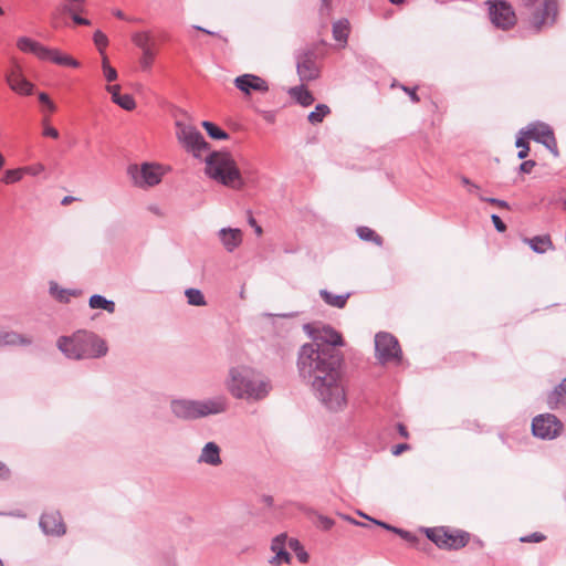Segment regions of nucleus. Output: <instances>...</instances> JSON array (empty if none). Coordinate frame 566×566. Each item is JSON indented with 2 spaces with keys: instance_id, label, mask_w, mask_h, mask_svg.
Listing matches in <instances>:
<instances>
[{
  "instance_id": "1",
  "label": "nucleus",
  "mask_w": 566,
  "mask_h": 566,
  "mask_svg": "<svg viewBox=\"0 0 566 566\" xmlns=\"http://www.w3.org/2000/svg\"><path fill=\"white\" fill-rule=\"evenodd\" d=\"M303 331L313 343L298 349V375L311 385L314 396L326 409L339 411L347 403L343 382L345 356L339 349L345 340L329 324L306 323Z\"/></svg>"
},
{
  "instance_id": "2",
  "label": "nucleus",
  "mask_w": 566,
  "mask_h": 566,
  "mask_svg": "<svg viewBox=\"0 0 566 566\" xmlns=\"http://www.w3.org/2000/svg\"><path fill=\"white\" fill-rule=\"evenodd\" d=\"M227 387L234 398L248 401L263 400L272 389L269 378L247 367L231 368Z\"/></svg>"
},
{
  "instance_id": "3",
  "label": "nucleus",
  "mask_w": 566,
  "mask_h": 566,
  "mask_svg": "<svg viewBox=\"0 0 566 566\" xmlns=\"http://www.w3.org/2000/svg\"><path fill=\"white\" fill-rule=\"evenodd\" d=\"M56 346L66 358L74 360L101 358L108 352V346L103 338L86 331H77L70 336H60Z\"/></svg>"
},
{
  "instance_id": "4",
  "label": "nucleus",
  "mask_w": 566,
  "mask_h": 566,
  "mask_svg": "<svg viewBox=\"0 0 566 566\" xmlns=\"http://www.w3.org/2000/svg\"><path fill=\"white\" fill-rule=\"evenodd\" d=\"M205 163V172L209 178L226 187L243 188V178L230 153L212 151L206 157Z\"/></svg>"
},
{
  "instance_id": "5",
  "label": "nucleus",
  "mask_w": 566,
  "mask_h": 566,
  "mask_svg": "<svg viewBox=\"0 0 566 566\" xmlns=\"http://www.w3.org/2000/svg\"><path fill=\"white\" fill-rule=\"evenodd\" d=\"M538 1L522 0L523 6L530 11L528 24L535 34L541 33L546 28H552L558 15L557 0H543L539 6H536Z\"/></svg>"
},
{
  "instance_id": "6",
  "label": "nucleus",
  "mask_w": 566,
  "mask_h": 566,
  "mask_svg": "<svg viewBox=\"0 0 566 566\" xmlns=\"http://www.w3.org/2000/svg\"><path fill=\"white\" fill-rule=\"evenodd\" d=\"M423 532L437 547L447 551L461 549L468 545L471 538L469 532L449 526L426 527Z\"/></svg>"
},
{
  "instance_id": "7",
  "label": "nucleus",
  "mask_w": 566,
  "mask_h": 566,
  "mask_svg": "<svg viewBox=\"0 0 566 566\" xmlns=\"http://www.w3.org/2000/svg\"><path fill=\"white\" fill-rule=\"evenodd\" d=\"M17 46L21 51L32 53L43 61H51L55 64L71 67H77L80 65V63L72 56L62 54L57 49L45 46L29 36L19 38L17 41Z\"/></svg>"
},
{
  "instance_id": "8",
  "label": "nucleus",
  "mask_w": 566,
  "mask_h": 566,
  "mask_svg": "<svg viewBox=\"0 0 566 566\" xmlns=\"http://www.w3.org/2000/svg\"><path fill=\"white\" fill-rule=\"evenodd\" d=\"M127 175L136 187L148 188L158 185L163 179L164 172L160 165L145 161L140 166L130 164L127 167Z\"/></svg>"
},
{
  "instance_id": "9",
  "label": "nucleus",
  "mask_w": 566,
  "mask_h": 566,
  "mask_svg": "<svg viewBox=\"0 0 566 566\" xmlns=\"http://www.w3.org/2000/svg\"><path fill=\"white\" fill-rule=\"evenodd\" d=\"M375 354L381 364L401 360L402 357V350L398 339L387 332H379L376 334Z\"/></svg>"
},
{
  "instance_id": "10",
  "label": "nucleus",
  "mask_w": 566,
  "mask_h": 566,
  "mask_svg": "<svg viewBox=\"0 0 566 566\" xmlns=\"http://www.w3.org/2000/svg\"><path fill=\"white\" fill-rule=\"evenodd\" d=\"M564 424L553 413H541L532 420V433L542 440H554L560 436Z\"/></svg>"
},
{
  "instance_id": "11",
  "label": "nucleus",
  "mask_w": 566,
  "mask_h": 566,
  "mask_svg": "<svg viewBox=\"0 0 566 566\" xmlns=\"http://www.w3.org/2000/svg\"><path fill=\"white\" fill-rule=\"evenodd\" d=\"M489 17L492 24L502 30H509L516 23L513 7L506 0H489Z\"/></svg>"
},
{
  "instance_id": "12",
  "label": "nucleus",
  "mask_w": 566,
  "mask_h": 566,
  "mask_svg": "<svg viewBox=\"0 0 566 566\" xmlns=\"http://www.w3.org/2000/svg\"><path fill=\"white\" fill-rule=\"evenodd\" d=\"M177 126L180 128L177 133L178 140L188 153H191L196 158H200V151L209 149V144L203 135L195 127L181 126L180 123H177Z\"/></svg>"
},
{
  "instance_id": "13",
  "label": "nucleus",
  "mask_w": 566,
  "mask_h": 566,
  "mask_svg": "<svg viewBox=\"0 0 566 566\" xmlns=\"http://www.w3.org/2000/svg\"><path fill=\"white\" fill-rule=\"evenodd\" d=\"M296 59V72L301 82H311L319 77V67L317 66L315 59L316 54L314 50H302L295 55Z\"/></svg>"
},
{
  "instance_id": "14",
  "label": "nucleus",
  "mask_w": 566,
  "mask_h": 566,
  "mask_svg": "<svg viewBox=\"0 0 566 566\" xmlns=\"http://www.w3.org/2000/svg\"><path fill=\"white\" fill-rule=\"evenodd\" d=\"M171 413L180 420L192 421L199 419L198 400L176 398L170 401Z\"/></svg>"
},
{
  "instance_id": "15",
  "label": "nucleus",
  "mask_w": 566,
  "mask_h": 566,
  "mask_svg": "<svg viewBox=\"0 0 566 566\" xmlns=\"http://www.w3.org/2000/svg\"><path fill=\"white\" fill-rule=\"evenodd\" d=\"M39 527L46 536L60 537L66 533L65 524L59 511L42 513Z\"/></svg>"
},
{
  "instance_id": "16",
  "label": "nucleus",
  "mask_w": 566,
  "mask_h": 566,
  "mask_svg": "<svg viewBox=\"0 0 566 566\" xmlns=\"http://www.w3.org/2000/svg\"><path fill=\"white\" fill-rule=\"evenodd\" d=\"M234 86L242 93L250 95L252 92L265 93L269 91V85L265 80L255 75L245 73L234 78Z\"/></svg>"
},
{
  "instance_id": "17",
  "label": "nucleus",
  "mask_w": 566,
  "mask_h": 566,
  "mask_svg": "<svg viewBox=\"0 0 566 566\" xmlns=\"http://www.w3.org/2000/svg\"><path fill=\"white\" fill-rule=\"evenodd\" d=\"M228 399L223 395H218L208 399L198 400L199 419L220 415L228 409Z\"/></svg>"
},
{
  "instance_id": "18",
  "label": "nucleus",
  "mask_w": 566,
  "mask_h": 566,
  "mask_svg": "<svg viewBox=\"0 0 566 566\" xmlns=\"http://www.w3.org/2000/svg\"><path fill=\"white\" fill-rule=\"evenodd\" d=\"M6 81L10 88L19 94L31 95L33 93L34 85L23 76L18 66L6 75Z\"/></svg>"
},
{
  "instance_id": "19",
  "label": "nucleus",
  "mask_w": 566,
  "mask_h": 566,
  "mask_svg": "<svg viewBox=\"0 0 566 566\" xmlns=\"http://www.w3.org/2000/svg\"><path fill=\"white\" fill-rule=\"evenodd\" d=\"M523 135L528 136L530 139L542 145L555 136L553 128L548 124L539 120L531 123L523 128Z\"/></svg>"
},
{
  "instance_id": "20",
  "label": "nucleus",
  "mask_w": 566,
  "mask_h": 566,
  "mask_svg": "<svg viewBox=\"0 0 566 566\" xmlns=\"http://www.w3.org/2000/svg\"><path fill=\"white\" fill-rule=\"evenodd\" d=\"M287 539V535L282 533L276 535L271 543V549L275 553V555L269 560V563L273 566H280L283 563L290 564L292 560L291 554L285 548V543Z\"/></svg>"
},
{
  "instance_id": "21",
  "label": "nucleus",
  "mask_w": 566,
  "mask_h": 566,
  "mask_svg": "<svg viewBox=\"0 0 566 566\" xmlns=\"http://www.w3.org/2000/svg\"><path fill=\"white\" fill-rule=\"evenodd\" d=\"M218 235L224 250L229 253H232L242 243V231L239 228H221Z\"/></svg>"
},
{
  "instance_id": "22",
  "label": "nucleus",
  "mask_w": 566,
  "mask_h": 566,
  "mask_svg": "<svg viewBox=\"0 0 566 566\" xmlns=\"http://www.w3.org/2000/svg\"><path fill=\"white\" fill-rule=\"evenodd\" d=\"M85 0H65V3L60 6L63 13L71 15L73 22L78 25H90L91 21L81 17L84 12Z\"/></svg>"
},
{
  "instance_id": "23",
  "label": "nucleus",
  "mask_w": 566,
  "mask_h": 566,
  "mask_svg": "<svg viewBox=\"0 0 566 566\" xmlns=\"http://www.w3.org/2000/svg\"><path fill=\"white\" fill-rule=\"evenodd\" d=\"M220 452V447L216 442L209 441L203 446L198 458V463H205L212 467L220 465L222 463Z\"/></svg>"
},
{
  "instance_id": "24",
  "label": "nucleus",
  "mask_w": 566,
  "mask_h": 566,
  "mask_svg": "<svg viewBox=\"0 0 566 566\" xmlns=\"http://www.w3.org/2000/svg\"><path fill=\"white\" fill-rule=\"evenodd\" d=\"M50 295L62 304H67L71 297L78 296L81 291L61 287L55 281L49 282Z\"/></svg>"
},
{
  "instance_id": "25",
  "label": "nucleus",
  "mask_w": 566,
  "mask_h": 566,
  "mask_svg": "<svg viewBox=\"0 0 566 566\" xmlns=\"http://www.w3.org/2000/svg\"><path fill=\"white\" fill-rule=\"evenodd\" d=\"M349 31L350 23L346 18H342L335 21L332 25L333 38L335 41L340 43L342 48H345L348 42Z\"/></svg>"
},
{
  "instance_id": "26",
  "label": "nucleus",
  "mask_w": 566,
  "mask_h": 566,
  "mask_svg": "<svg viewBox=\"0 0 566 566\" xmlns=\"http://www.w3.org/2000/svg\"><path fill=\"white\" fill-rule=\"evenodd\" d=\"M530 248L538 254L545 253L547 250H553L554 244L549 234L535 235L533 238H526L524 240Z\"/></svg>"
},
{
  "instance_id": "27",
  "label": "nucleus",
  "mask_w": 566,
  "mask_h": 566,
  "mask_svg": "<svg viewBox=\"0 0 566 566\" xmlns=\"http://www.w3.org/2000/svg\"><path fill=\"white\" fill-rule=\"evenodd\" d=\"M289 94L303 107H308L315 102L313 93L303 84L291 87Z\"/></svg>"
},
{
  "instance_id": "28",
  "label": "nucleus",
  "mask_w": 566,
  "mask_h": 566,
  "mask_svg": "<svg viewBox=\"0 0 566 566\" xmlns=\"http://www.w3.org/2000/svg\"><path fill=\"white\" fill-rule=\"evenodd\" d=\"M319 296L327 305L335 308H344L347 304L350 293L347 292L344 294H334L326 289H322L319 290Z\"/></svg>"
},
{
  "instance_id": "29",
  "label": "nucleus",
  "mask_w": 566,
  "mask_h": 566,
  "mask_svg": "<svg viewBox=\"0 0 566 566\" xmlns=\"http://www.w3.org/2000/svg\"><path fill=\"white\" fill-rule=\"evenodd\" d=\"M32 340L30 338H25L21 334L12 331H7L0 328V346L2 345H30Z\"/></svg>"
},
{
  "instance_id": "30",
  "label": "nucleus",
  "mask_w": 566,
  "mask_h": 566,
  "mask_svg": "<svg viewBox=\"0 0 566 566\" xmlns=\"http://www.w3.org/2000/svg\"><path fill=\"white\" fill-rule=\"evenodd\" d=\"M88 306L93 310H104L111 314L114 313L115 308H116L114 301L108 300L104 295H101V294H93L88 298Z\"/></svg>"
},
{
  "instance_id": "31",
  "label": "nucleus",
  "mask_w": 566,
  "mask_h": 566,
  "mask_svg": "<svg viewBox=\"0 0 566 566\" xmlns=\"http://www.w3.org/2000/svg\"><path fill=\"white\" fill-rule=\"evenodd\" d=\"M201 126L205 128L208 136L214 140H226L229 138V134L212 122L203 120Z\"/></svg>"
},
{
  "instance_id": "32",
  "label": "nucleus",
  "mask_w": 566,
  "mask_h": 566,
  "mask_svg": "<svg viewBox=\"0 0 566 566\" xmlns=\"http://www.w3.org/2000/svg\"><path fill=\"white\" fill-rule=\"evenodd\" d=\"M356 233H357L358 238L363 241H371L378 247L382 245V242H384L382 238L368 227H365V226L358 227L356 229Z\"/></svg>"
},
{
  "instance_id": "33",
  "label": "nucleus",
  "mask_w": 566,
  "mask_h": 566,
  "mask_svg": "<svg viewBox=\"0 0 566 566\" xmlns=\"http://www.w3.org/2000/svg\"><path fill=\"white\" fill-rule=\"evenodd\" d=\"M331 113V108L326 104H317L308 115L307 120L312 125H317Z\"/></svg>"
},
{
  "instance_id": "34",
  "label": "nucleus",
  "mask_w": 566,
  "mask_h": 566,
  "mask_svg": "<svg viewBox=\"0 0 566 566\" xmlns=\"http://www.w3.org/2000/svg\"><path fill=\"white\" fill-rule=\"evenodd\" d=\"M564 397H566L563 389H559V384L552 389L546 397V403L547 407L551 410H555L559 407L560 402L563 401Z\"/></svg>"
},
{
  "instance_id": "35",
  "label": "nucleus",
  "mask_w": 566,
  "mask_h": 566,
  "mask_svg": "<svg viewBox=\"0 0 566 566\" xmlns=\"http://www.w3.org/2000/svg\"><path fill=\"white\" fill-rule=\"evenodd\" d=\"M187 302L192 306H205L207 304L203 293L196 287H189L185 291Z\"/></svg>"
},
{
  "instance_id": "36",
  "label": "nucleus",
  "mask_w": 566,
  "mask_h": 566,
  "mask_svg": "<svg viewBox=\"0 0 566 566\" xmlns=\"http://www.w3.org/2000/svg\"><path fill=\"white\" fill-rule=\"evenodd\" d=\"M528 136L523 135V128L518 132V135L515 140V147L518 148L517 158L525 159L530 153V144L527 142Z\"/></svg>"
},
{
  "instance_id": "37",
  "label": "nucleus",
  "mask_w": 566,
  "mask_h": 566,
  "mask_svg": "<svg viewBox=\"0 0 566 566\" xmlns=\"http://www.w3.org/2000/svg\"><path fill=\"white\" fill-rule=\"evenodd\" d=\"M132 41L134 42V44L136 46H138L142 51H145V50H149L151 49L150 46V41H151V35L149 32L147 31H139V32H135L133 35H132Z\"/></svg>"
},
{
  "instance_id": "38",
  "label": "nucleus",
  "mask_w": 566,
  "mask_h": 566,
  "mask_svg": "<svg viewBox=\"0 0 566 566\" xmlns=\"http://www.w3.org/2000/svg\"><path fill=\"white\" fill-rule=\"evenodd\" d=\"M114 103L125 111H133L136 107L135 99L130 94L115 96Z\"/></svg>"
},
{
  "instance_id": "39",
  "label": "nucleus",
  "mask_w": 566,
  "mask_h": 566,
  "mask_svg": "<svg viewBox=\"0 0 566 566\" xmlns=\"http://www.w3.org/2000/svg\"><path fill=\"white\" fill-rule=\"evenodd\" d=\"M289 545H290L291 549H293L296 553L297 559L301 563L308 562L310 555L306 551L303 549L298 539L290 538Z\"/></svg>"
},
{
  "instance_id": "40",
  "label": "nucleus",
  "mask_w": 566,
  "mask_h": 566,
  "mask_svg": "<svg viewBox=\"0 0 566 566\" xmlns=\"http://www.w3.org/2000/svg\"><path fill=\"white\" fill-rule=\"evenodd\" d=\"M23 175H24V170L22 168L8 169V170H6V172L2 177V181L7 185L13 184V182L19 181Z\"/></svg>"
},
{
  "instance_id": "41",
  "label": "nucleus",
  "mask_w": 566,
  "mask_h": 566,
  "mask_svg": "<svg viewBox=\"0 0 566 566\" xmlns=\"http://www.w3.org/2000/svg\"><path fill=\"white\" fill-rule=\"evenodd\" d=\"M93 41L95 45L98 48L101 54H104V49L108 44L107 36L101 30H96L93 34Z\"/></svg>"
},
{
  "instance_id": "42",
  "label": "nucleus",
  "mask_w": 566,
  "mask_h": 566,
  "mask_svg": "<svg viewBox=\"0 0 566 566\" xmlns=\"http://www.w3.org/2000/svg\"><path fill=\"white\" fill-rule=\"evenodd\" d=\"M103 72L104 76L107 80V82H114L117 78V71L109 65L107 57L104 56L103 59Z\"/></svg>"
},
{
  "instance_id": "43",
  "label": "nucleus",
  "mask_w": 566,
  "mask_h": 566,
  "mask_svg": "<svg viewBox=\"0 0 566 566\" xmlns=\"http://www.w3.org/2000/svg\"><path fill=\"white\" fill-rule=\"evenodd\" d=\"M335 522L333 518L318 514L317 515V527L323 531H329L334 526Z\"/></svg>"
},
{
  "instance_id": "44",
  "label": "nucleus",
  "mask_w": 566,
  "mask_h": 566,
  "mask_svg": "<svg viewBox=\"0 0 566 566\" xmlns=\"http://www.w3.org/2000/svg\"><path fill=\"white\" fill-rule=\"evenodd\" d=\"M154 57H155V53H154L153 49L143 51V59L140 61L142 67L144 70L150 69Z\"/></svg>"
},
{
  "instance_id": "45",
  "label": "nucleus",
  "mask_w": 566,
  "mask_h": 566,
  "mask_svg": "<svg viewBox=\"0 0 566 566\" xmlns=\"http://www.w3.org/2000/svg\"><path fill=\"white\" fill-rule=\"evenodd\" d=\"M546 538V536L543 533L534 532L528 535L522 536L520 541L522 543H541Z\"/></svg>"
},
{
  "instance_id": "46",
  "label": "nucleus",
  "mask_w": 566,
  "mask_h": 566,
  "mask_svg": "<svg viewBox=\"0 0 566 566\" xmlns=\"http://www.w3.org/2000/svg\"><path fill=\"white\" fill-rule=\"evenodd\" d=\"M479 199L481 201H484V202H488L491 205H495L500 208L510 209V203L503 199L493 198V197H483L481 195H479Z\"/></svg>"
},
{
  "instance_id": "47",
  "label": "nucleus",
  "mask_w": 566,
  "mask_h": 566,
  "mask_svg": "<svg viewBox=\"0 0 566 566\" xmlns=\"http://www.w3.org/2000/svg\"><path fill=\"white\" fill-rule=\"evenodd\" d=\"M536 166V161L533 159L524 160L517 167L518 174H531L533 168Z\"/></svg>"
},
{
  "instance_id": "48",
  "label": "nucleus",
  "mask_w": 566,
  "mask_h": 566,
  "mask_svg": "<svg viewBox=\"0 0 566 566\" xmlns=\"http://www.w3.org/2000/svg\"><path fill=\"white\" fill-rule=\"evenodd\" d=\"M491 221L495 228V230L500 233H503L506 231L507 227L506 224L504 223V221L500 218V216H497L496 213H493L491 216Z\"/></svg>"
},
{
  "instance_id": "49",
  "label": "nucleus",
  "mask_w": 566,
  "mask_h": 566,
  "mask_svg": "<svg viewBox=\"0 0 566 566\" xmlns=\"http://www.w3.org/2000/svg\"><path fill=\"white\" fill-rule=\"evenodd\" d=\"M543 146L546 149H548L555 158H557L559 156V150L557 147V142H556L555 136H553L549 140H546Z\"/></svg>"
},
{
  "instance_id": "50",
  "label": "nucleus",
  "mask_w": 566,
  "mask_h": 566,
  "mask_svg": "<svg viewBox=\"0 0 566 566\" xmlns=\"http://www.w3.org/2000/svg\"><path fill=\"white\" fill-rule=\"evenodd\" d=\"M543 146L546 149H548L555 158H557L559 156V150L557 147V142H556L555 136H553L549 140H546Z\"/></svg>"
},
{
  "instance_id": "51",
  "label": "nucleus",
  "mask_w": 566,
  "mask_h": 566,
  "mask_svg": "<svg viewBox=\"0 0 566 566\" xmlns=\"http://www.w3.org/2000/svg\"><path fill=\"white\" fill-rule=\"evenodd\" d=\"M397 535L410 544H417L419 542V538L413 533L406 531L403 528H399Z\"/></svg>"
},
{
  "instance_id": "52",
  "label": "nucleus",
  "mask_w": 566,
  "mask_h": 566,
  "mask_svg": "<svg viewBox=\"0 0 566 566\" xmlns=\"http://www.w3.org/2000/svg\"><path fill=\"white\" fill-rule=\"evenodd\" d=\"M24 174L31 176H38L45 170V167L42 164H35L32 166L23 167Z\"/></svg>"
},
{
  "instance_id": "53",
  "label": "nucleus",
  "mask_w": 566,
  "mask_h": 566,
  "mask_svg": "<svg viewBox=\"0 0 566 566\" xmlns=\"http://www.w3.org/2000/svg\"><path fill=\"white\" fill-rule=\"evenodd\" d=\"M38 98H39L40 103H42L43 105H45V106H46V108H48L50 112H54V111H55V105H54V103L51 101L50 96H49L46 93H44V92L39 93Z\"/></svg>"
},
{
  "instance_id": "54",
  "label": "nucleus",
  "mask_w": 566,
  "mask_h": 566,
  "mask_svg": "<svg viewBox=\"0 0 566 566\" xmlns=\"http://www.w3.org/2000/svg\"><path fill=\"white\" fill-rule=\"evenodd\" d=\"M409 449H410V444H408V443H399V444H396V446L392 447L391 453H392V455L398 457L402 452H405V451H407Z\"/></svg>"
},
{
  "instance_id": "55",
  "label": "nucleus",
  "mask_w": 566,
  "mask_h": 566,
  "mask_svg": "<svg viewBox=\"0 0 566 566\" xmlns=\"http://www.w3.org/2000/svg\"><path fill=\"white\" fill-rule=\"evenodd\" d=\"M371 522L389 532H392L395 534H398V531H399V527L397 526H394V525H390L386 522H382V521H378V520H371Z\"/></svg>"
},
{
  "instance_id": "56",
  "label": "nucleus",
  "mask_w": 566,
  "mask_h": 566,
  "mask_svg": "<svg viewBox=\"0 0 566 566\" xmlns=\"http://www.w3.org/2000/svg\"><path fill=\"white\" fill-rule=\"evenodd\" d=\"M43 135L51 138H59L60 134L59 130L50 125H45L43 128Z\"/></svg>"
},
{
  "instance_id": "57",
  "label": "nucleus",
  "mask_w": 566,
  "mask_h": 566,
  "mask_svg": "<svg viewBox=\"0 0 566 566\" xmlns=\"http://www.w3.org/2000/svg\"><path fill=\"white\" fill-rule=\"evenodd\" d=\"M401 88L409 95L410 99L413 102V103H418L420 101L418 94H417V88L416 87H408V86H405L402 85Z\"/></svg>"
},
{
  "instance_id": "58",
  "label": "nucleus",
  "mask_w": 566,
  "mask_h": 566,
  "mask_svg": "<svg viewBox=\"0 0 566 566\" xmlns=\"http://www.w3.org/2000/svg\"><path fill=\"white\" fill-rule=\"evenodd\" d=\"M11 476V471L8 465L0 461V480L7 481Z\"/></svg>"
},
{
  "instance_id": "59",
  "label": "nucleus",
  "mask_w": 566,
  "mask_h": 566,
  "mask_svg": "<svg viewBox=\"0 0 566 566\" xmlns=\"http://www.w3.org/2000/svg\"><path fill=\"white\" fill-rule=\"evenodd\" d=\"M192 28H193L195 30L201 31V32H203V33H206V34L213 35V36H218V38L222 39L223 41H227V39H226V38H223V36H222L220 33H218V32L210 31V30H208V29H206V28H203V27H200V25H193Z\"/></svg>"
},
{
  "instance_id": "60",
  "label": "nucleus",
  "mask_w": 566,
  "mask_h": 566,
  "mask_svg": "<svg viewBox=\"0 0 566 566\" xmlns=\"http://www.w3.org/2000/svg\"><path fill=\"white\" fill-rule=\"evenodd\" d=\"M106 90L108 91V93L112 95V102L114 103L115 101V96H118L120 93V87L119 85H108L106 87Z\"/></svg>"
},
{
  "instance_id": "61",
  "label": "nucleus",
  "mask_w": 566,
  "mask_h": 566,
  "mask_svg": "<svg viewBox=\"0 0 566 566\" xmlns=\"http://www.w3.org/2000/svg\"><path fill=\"white\" fill-rule=\"evenodd\" d=\"M0 515H7V516H12V517H18V518L27 517V514L21 510H14V511H10L8 513H0Z\"/></svg>"
},
{
  "instance_id": "62",
  "label": "nucleus",
  "mask_w": 566,
  "mask_h": 566,
  "mask_svg": "<svg viewBox=\"0 0 566 566\" xmlns=\"http://www.w3.org/2000/svg\"><path fill=\"white\" fill-rule=\"evenodd\" d=\"M249 224L254 228V231L258 235L262 234V228L256 223L255 219L250 216L249 217Z\"/></svg>"
},
{
  "instance_id": "63",
  "label": "nucleus",
  "mask_w": 566,
  "mask_h": 566,
  "mask_svg": "<svg viewBox=\"0 0 566 566\" xmlns=\"http://www.w3.org/2000/svg\"><path fill=\"white\" fill-rule=\"evenodd\" d=\"M460 180H461L462 185H464V186H468V187H471V188H474V189H480V187L476 184L472 182L465 176H461Z\"/></svg>"
},
{
  "instance_id": "64",
  "label": "nucleus",
  "mask_w": 566,
  "mask_h": 566,
  "mask_svg": "<svg viewBox=\"0 0 566 566\" xmlns=\"http://www.w3.org/2000/svg\"><path fill=\"white\" fill-rule=\"evenodd\" d=\"M397 429H398V432L399 434L402 437V438H408L409 437V433H408V430L406 428L405 424L402 423H397Z\"/></svg>"
}]
</instances>
